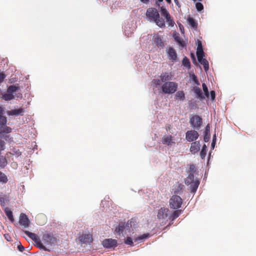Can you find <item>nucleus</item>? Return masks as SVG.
Returning a JSON list of instances; mask_svg holds the SVG:
<instances>
[{
    "mask_svg": "<svg viewBox=\"0 0 256 256\" xmlns=\"http://www.w3.org/2000/svg\"><path fill=\"white\" fill-rule=\"evenodd\" d=\"M146 16L150 20L154 22L160 28L165 27V21L160 18L159 13L156 8H148L146 12Z\"/></svg>",
    "mask_w": 256,
    "mask_h": 256,
    "instance_id": "1",
    "label": "nucleus"
},
{
    "mask_svg": "<svg viewBox=\"0 0 256 256\" xmlns=\"http://www.w3.org/2000/svg\"><path fill=\"white\" fill-rule=\"evenodd\" d=\"M178 86L177 83L175 82H166L162 86V90L164 94H173L176 92Z\"/></svg>",
    "mask_w": 256,
    "mask_h": 256,
    "instance_id": "2",
    "label": "nucleus"
},
{
    "mask_svg": "<svg viewBox=\"0 0 256 256\" xmlns=\"http://www.w3.org/2000/svg\"><path fill=\"white\" fill-rule=\"evenodd\" d=\"M24 232L28 236L29 238L34 242L37 247L44 250V251L48 250V249L42 242L40 238L36 234L30 232L28 230H24Z\"/></svg>",
    "mask_w": 256,
    "mask_h": 256,
    "instance_id": "3",
    "label": "nucleus"
},
{
    "mask_svg": "<svg viewBox=\"0 0 256 256\" xmlns=\"http://www.w3.org/2000/svg\"><path fill=\"white\" fill-rule=\"evenodd\" d=\"M169 202L171 208L177 210L181 207L182 200L178 195H173L170 199Z\"/></svg>",
    "mask_w": 256,
    "mask_h": 256,
    "instance_id": "4",
    "label": "nucleus"
},
{
    "mask_svg": "<svg viewBox=\"0 0 256 256\" xmlns=\"http://www.w3.org/2000/svg\"><path fill=\"white\" fill-rule=\"evenodd\" d=\"M20 90L18 86L15 85H12L10 86L6 94H3L2 98L5 100H10L14 98V93Z\"/></svg>",
    "mask_w": 256,
    "mask_h": 256,
    "instance_id": "5",
    "label": "nucleus"
},
{
    "mask_svg": "<svg viewBox=\"0 0 256 256\" xmlns=\"http://www.w3.org/2000/svg\"><path fill=\"white\" fill-rule=\"evenodd\" d=\"M190 123L192 128L198 130L202 124V119L200 116L195 115L190 118Z\"/></svg>",
    "mask_w": 256,
    "mask_h": 256,
    "instance_id": "6",
    "label": "nucleus"
},
{
    "mask_svg": "<svg viewBox=\"0 0 256 256\" xmlns=\"http://www.w3.org/2000/svg\"><path fill=\"white\" fill-rule=\"evenodd\" d=\"M170 210L168 208L162 207L158 211L157 218L160 220H166L169 215Z\"/></svg>",
    "mask_w": 256,
    "mask_h": 256,
    "instance_id": "7",
    "label": "nucleus"
},
{
    "mask_svg": "<svg viewBox=\"0 0 256 256\" xmlns=\"http://www.w3.org/2000/svg\"><path fill=\"white\" fill-rule=\"evenodd\" d=\"M198 133L195 130H188L186 133V139L189 142L196 140L198 138Z\"/></svg>",
    "mask_w": 256,
    "mask_h": 256,
    "instance_id": "8",
    "label": "nucleus"
},
{
    "mask_svg": "<svg viewBox=\"0 0 256 256\" xmlns=\"http://www.w3.org/2000/svg\"><path fill=\"white\" fill-rule=\"evenodd\" d=\"M42 240L44 244L46 245H51L56 241V239L54 236L53 234L50 233L44 234L42 237Z\"/></svg>",
    "mask_w": 256,
    "mask_h": 256,
    "instance_id": "9",
    "label": "nucleus"
},
{
    "mask_svg": "<svg viewBox=\"0 0 256 256\" xmlns=\"http://www.w3.org/2000/svg\"><path fill=\"white\" fill-rule=\"evenodd\" d=\"M174 136L172 135H165L162 138V143L168 146H172L176 144Z\"/></svg>",
    "mask_w": 256,
    "mask_h": 256,
    "instance_id": "10",
    "label": "nucleus"
},
{
    "mask_svg": "<svg viewBox=\"0 0 256 256\" xmlns=\"http://www.w3.org/2000/svg\"><path fill=\"white\" fill-rule=\"evenodd\" d=\"M19 223L24 228L29 226L30 220L26 214L22 213L20 214Z\"/></svg>",
    "mask_w": 256,
    "mask_h": 256,
    "instance_id": "11",
    "label": "nucleus"
},
{
    "mask_svg": "<svg viewBox=\"0 0 256 256\" xmlns=\"http://www.w3.org/2000/svg\"><path fill=\"white\" fill-rule=\"evenodd\" d=\"M102 244L106 248H110L116 246L117 240L112 238L106 239L102 241Z\"/></svg>",
    "mask_w": 256,
    "mask_h": 256,
    "instance_id": "12",
    "label": "nucleus"
},
{
    "mask_svg": "<svg viewBox=\"0 0 256 256\" xmlns=\"http://www.w3.org/2000/svg\"><path fill=\"white\" fill-rule=\"evenodd\" d=\"M92 236L90 234H84L80 236L79 240L82 243L86 244L90 243L92 241Z\"/></svg>",
    "mask_w": 256,
    "mask_h": 256,
    "instance_id": "13",
    "label": "nucleus"
},
{
    "mask_svg": "<svg viewBox=\"0 0 256 256\" xmlns=\"http://www.w3.org/2000/svg\"><path fill=\"white\" fill-rule=\"evenodd\" d=\"M196 54L198 60H200V59L204 56V52L203 50L201 42L200 40L198 41V46Z\"/></svg>",
    "mask_w": 256,
    "mask_h": 256,
    "instance_id": "14",
    "label": "nucleus"
},
{
    "mask_svg": "<svg viewBox=\"0 0 256 256\" xmlns=\"http://www.w3.org/2000/svg\"><path fill=\"white\" fill-rule=\"evenodd\" d=\"M154 42L158 48H163L164 46L162 38L158 34H154Z\"/></svg>",
    "mask_w": 256,
    "mask_h": 256,
    "instance_id": "15",
    "label": "nucleus"
},
{
    "mask_svg": "<svg viewBox=\"0 0 256 256\" xmlns=\"http://www.w3.org/2000/svg\"><path fill=\"white\" fill-rule=\"evenodd\" d=\"M182 210H174L172 214L169 216V219L170 220V223L168 226L173 224L174 221L182 213Z\"/></svg>",
    "mask_w": 256,
    "mask_h": 256,
    "instance_id": "16",
    "label": "nucleus"
},
{
    "mask_svg": "<svg viewBox=\"0 0 256 256\" xmlns=\"http://www.w3.org/2000/svg\"><path fill=\"white\" fill-rule=\"evenodd\" d=\"M200 141H196L191 144L190 148V151L192 154H196L200 150Z\"/></svg>",
    "mask_w": 256,
    "mask_h": 256,
    "instance_id": "17",
    "label": "nucleus"
},
{
    "mask_svg": "<svg viewBox=\"0 0 256 256\" xmlns=\"http://www.w3.org/2000/svg\"><path fill=\"white\" fill-rule=\"evenodd\" d=\"M24 112V110L22 108L17 110H13L8 112V114L10 116H22Z\"/></svg>",
    "mask_w": 256,
    "mask_h": 256,
    "instance_id": "18",
    "label": "nucleus"
},
{
    "mask_svg": "<svg viewBox=\"0 0 256 256\" xmlns=\"http://www.w3.org/2000/svg\"><path fill=\"white\" fill-rule=\"evenodd\" d=\"M193 92L196 95V98L200 100L205 99V96L202 94L201 89L197 86H194L192 89Z\"/></svg>",
    "mask_w": 256,
    "mask_h": 256,
    "instance_id": "19",
    "label": "nucleus"
},
{
    "mask_svg": "<svg viewBox=\"0 0 256 256\" xmlns=\"http://www.w3.org/2000/svg\"><path fill=\"white\" fill-rule=\"evenodd\" d=\"M168 54L170 60H176L177 58V54L176 50L172 48H168Z\"/></svg>",
    "mask_w": 256,
    "mask_h": 256,
    "instance_id": "20",
    "label": "nucleus"
},
{
    "mask_svg": "<svg viewBox=\"0 0 256 256\" xmlns=\"http://www.w3.org/2000/svg\"><path fill=\"white\" fill-rule=\"evenodd\" d=\"M199 180H196L194 182H192L190 184V192L194 193L196 191L199 186Z\"/></svg>",
    "mask_w": 256,
    "mask_h": 256,
    "instance_id": "21",
    "label": "nucleus"
},
{
    "mask_svg": "<svg viewBox=\"0 0 256 256\" xmlns=\"http://www.w3.org/2000/svg\"><path fill=\"white\" fill-rule=\"evenodd\" d=\"M46 216L43 214H38L36 217V220L38 224L43 225L46 222Z\"/></svg>",
    "mask_w": 256,
    "mask_h": 256,
    "instance_id": "22",
    "label": "nucleus"
},
{
    "mask_svg": "<svg viewBox=\"0 0 256 256\" xmlns=\"http://www.w3.org/2000/svg\"><path fill=\"white\" fill-rule=\"evenodd\" d=\"M12 130V129L10 127L6 126V124H4V126L0 125V134H1L10 133Z\"/></svg>",
    "mask_w": 256,
    "mask_h": 256,
    "instance_id": "23",
    "label": "nucleus"
},
{
    "mask_svg": "<svg viewBox=\"0 0 256 256\" xmlns=\"http://www.w3.org/2000/svg\"><path fill=\"white\" fill-rule=\"evenodd\" d=\"M126 226L128 227V223L126 224L124 222L120 223L118 226L116 228L115 231L116 233L120 234L122 233L126 228Z\"/></svg>",
    "mask_w": 256,
    "mask_h": 256,
    "instance_id": "24",
    "label": "nucleus"
},
{
    "mask_svg": "<svg viewBox=\"0 0 256 256\" xmlns=\"http://www.w3.org/2000/svg\"><path fill=\"white\" fill-rule=\"evenodd\" d=\"M210 138V124H208L205 128L204 140L205 142H208Z\"/></svg>",
    "mask_w": 256,
    "mask_h": 256,
    "instance_id": "25",
    "label": "nucleus"
},
{
    "mask_svg": "<svg viewBox=\"0 0 256 256\" xmlns=\"http://www.w3.org/2000/svg\"><path fill=\"white\" fill-rule=\"evenodd\" d=\"M160 78L162 82H168V80H171L172 78L169 76L168 74V72H163L162 73L160 76Z\"/></svg>",
    "mask_w": 256,
    "mask_h": 256,
    "instance_id": "26",
    "label": "nucleus"
},
{
    "mask_svg": "<svg viewBox=\"0 0 256 256\" xmlns=\"http://www.w3.org/2000/svg\"><path fill=\"white\" fill-rule=\"evenodd\" d=\"M200 64L204 66V70L206 72H207L209 68V64L208 61L203 58H202L200 60H198Z\"/></svg>",
    "mask_w": 256,
    "mask_h": 256,
    "instance_id": "27",
    "label": "nucleus"
},
{
    "mask_svg": "<svg viewBox=\"0 0 256 256\" xmlns=\"http://www.w3.org/2000/svg\"><path fill=\"white\" fill-rule=\"evenodd\" d=\"M5 213L9 220L13 222L14 221L12 211L8 208H6L4 210Z\"/></svg>",
    "mask_w": 256,
    "mask_h": 256,
    "instance_id": "28",
    "label": "nucleus"
},
{
    "mask_svg": "<svg viewBox=\"0 0 256 256\" xmlns=\"http://www.w3.org/2000/svg\"><path fill=\"white\" fill-rule=\"evenodd\" d=\"M194 174H189L188 176L185 180V184L187 185L190 184L192 182H194Z\"/></svg>",
    "mask_w": 256,
    "mask_h": 256,
    "instance_id": "29",
    "label": "nucleus"
},
{
    "mask_svg": "<svg viewBox=\"0 0 256 256\" xmlns=\"http://www.w3.org/2000/svg\"><path fill=\"white\" fill-rule=\"evenodd\" d=\"M176 98L179 99L181 100H184L185 98V94L182 90L178 91L176 94Z\"/></svg>",
    "mask_w": 256,
    "mask_h": 256,
    "instance_id": "30",
    "label": "nucleus"
},
{
    "mask_svg": "<svg viewBox=\"0 0 256 256\" xmlns=\"http://www.w3.org/2000/svg\"><path fill=\"white\" fill-rule=\"evenodd\" d=\"M188 21L190 25L194 28H196L198 26V24L195 21V20L192 18H188Z\"/></svg>",
    "mask_w": 256,
    "mask_h": 256,
    "instance_id": "31",
    "label": "nucleus"
},
{
    "mask_svg": "<svg viewBox=\"0 0 256 256\" xmlns=\"http://www.w3.org/2000/svg\"><path fill=\"white\" fill-rule=\"evenodd\" d=\"M8 181L7 176L2 172H0V182L3 184H6Z\"/></svg>",
    "mask_w": 256,
    "mask_h": 256,
    "instance_id": "32",
    "label": "nucleus"
},
{
    "mask_svg": "<svg viewBox=\"0 0 256 256\" xmlns=\"http://www.w3.org/2000/svg\"><path fill=\"white\" fill-rule=\"evenodd\" d=\"M8 162L6 158L3 156H0V167L4 168L7 164Z\"/></svg>",
    "mask_w": 256,
    "mask_h": 256,
    "instance_id": "33",
    "label": "nucleus"
},
{
    "mask_svg": "<svg viewBox=\"0 0 256 256\" xmlns=\"http://www.w3.org/2000/svg\"><path fill=\"white\" fill-rule=\"evenodd\" d=\"M160 12L162 15L165 18H169L170 14H169V12L166 8H164L163 6L161 7Z\"/></svg>",
    "mask_w": 256,
    "mask_h": 256,
    "instance_id": "34",
    "label": "nucleus"
},
{
    "mask_svg": "<svg viewBox=\"0 0 256 256\" xmlns=\"http://www.w3.org/2000/svg\"><path fill=\"white\" fill-rule=\"evenodd\" d=\"M182 64L186 66V68H188L190 67V60L186 56H185L182 61Z\"/></svg>",
    "mask_w": 256,
    "mask_h": 256,
    "instance_id": "35",
    "label": "nucleus"
},
{
    "mask_svg": "<svg viewBox=\"0 0 256 256\" xmlns=\"http://www.w3.org/2000/svg\"><path fill=\"white\" fill-rule=\"evenodd\" d=\"M202 89H203V90H204V96H205V98L206 97V98H209V92H208V88L206 85V84L204 83H202Z\"/></svg>",
    "mask_w": 256,
    "mask_h": 256,
    "instance_id": "36",
    "label": "nucleus"
},
{
    "mask_svg": "<svg viewBox=\"0 0 256 256\" xmlns=\"http://www.w3.org/2000/svg\"><path fill=\"white\" fill-rule=\"evenodd\" d=\"M206 154V144H204L202 146V148L200 152V156L202 159H204Z\"/></svg>",
    "mask_w": 256,
    "mask_h": 256,
    "instance_id": "37",
    "label": "nucleus"
},
{
    "mask_svg": "<svg viewBox=\"0 0 256 256\" xmlns=\"http://www.w3.org/2000/svg\"><path fill=\"white\" fill-rule=\"evenodd\" d=\"M161 80L160 79H154L152 82V84L154 85V86L155 88H157L158 86H160L161 84Z\"/></svg>",
    "mask_w": 256,
    "mask_h": 256,
    "instance_id": "38",
    "label": "nucleus"
},
{
    "mask_svg": "<svg viewBox=\"0 0 256 256\" xmlns=\"http://www.w3.org/2000/svg\"><path fill=\"white\" fill-rule=\"evenodd\" d=\"M7 124V118L4 116H0V125H3Z\"/></svg>",
    "mask_w": 256,
    "mask_h": 256,
    "instance_id": "39",
    "label": "nucleus"
},
{
    "mask_svg": "<svg viewBox=\"0 0 256 256\" xmlns=\"http://www.w3.org/2000/svg\"><path fill=\"white\" fill-rule=\"evenodd\" d=\"M166 22L168 23V24L170 26H174V22L172 18L170 15L169 16L168 18H166Z\"/></svg>",
    "mask_w": 256,
    "mask_h": 256,
    "instance_id": "40",
    "label": "nucleus"
},
{
    "mask_svg": "<svg viewBox=\"0 0 256 256\" xmlns=\"http://www.w3.org/2000/svg\"><path fill=\"white\" fill-rule=\"evenodd\" d=\"M196 170V168L194 164H191L189 168V174H194Z\"/></svg>",
    "mask_w": 256,
    "mask_h": 256,
    "instance_id": "41",
    "label": "nucleus"
},
{
    "mask_svg": "<svg viewBox=\"0 0 256 256\" xmlns=\"http://www.w3.org/2000/svg\"><path fill=\"white\" fill-rule=\"evenodd\" d=\"M183 186H184L182 184H178V188L174 191V195H176V194H180V191L182 190Z\"/></svg>",
    "mask_w": 256,
    "mask_h": 256,
    "instance_id": "42",
    "label": "nucleus"
},
{
    "mask_svg": "<svg viewBox=\"0 0 256 256\" xmlns=\"http://www.w3.org/2000/svg\"><path fill=\"white\" fill-rule=\"evenodd\" d=\"M196 7L198 12H200L204 9L203 5L200 2H197L196 4Z\"/></svg>",
    "mask_w": 256,
    "mask_h": 256,
    "instance_id": "43",
    "label": "nucleus"
},
{
    "mask_svg": "<svg viewBox=\"0 0 256 256\" xmlns=\"http://www.w3.org/2000/svg\"><path fill=\"white\" fill-rule=\"evenodd\" d=\"M125 243L127 244L132 246L133 244V242L132 239L130 237H128L125 241Z\"/></svg>",
    "mask_w": 256,
    "mask_h": 256,
    "instance_id": "44",
    "label": "nucleus"
},
{
    "mask_svg": "<svg viewBox=\"0 0 256 256\" xmlns=\"http://www.w3.org/2000/svg\"><path fill=\"white\" fill-rule=\"evenodd\" d=\"M210 96L211 100H214L215 99V97H216L215 92L214 90L210 91Z\"/></svg>",
    "mask_w": 256,
    "mask_h": 256,
    "instance_id": "45",
    "label": "nucleus"
},
{
    "mask_svg": "<svg viewBox=\"0 0 256 256\" xmlns=\"http://www.w3.org/2000/svg\"><path fill=\"white\" fill-rule=\"evenodd\" d=\"M6 78V75L3 73H0V84Z\"/></svg>",
    "mask_w": 256,
    "mask_h": 256,
    "instance_id": "46",
    "label": "nucleus"
},
{
    "mask_svg": "<svg viewBox=\"0 0 256 256\" xmlns=\"http://www.w3.org/2000/svg\"><path fill=\"white\" fill-rule=\"evenodd\" d=\"M18 249L19 251L22 252L24 250V247L20 244L18 245Z\"/></svg>",
    "mask_w": 256,
    "mask_h": 256,
    "instance_id": "47",
    "label": "nucleus"
},
{
    "mask_svg": "<svg viewBox=\"0 0 256 256\" xmlns=\"http://www.w3.org/2000/svg\"><path fill=\"white\" fill-rule=\"evenodd\" d=\"M174 39L175 40L178 42L180 44L182 45V41L181 40H180V36H176L174 38Z\"/></svg>",
    "mask_w": 256,
    "mask_h": 256,
    "instance_id": "48",
    "label": "nucleus"
},
{
    "mask_svg": "<svg viewBox=\"0 0 256 256\" xmlns=\"http://www.w3.org/2000/svg\"><path fill=\"white\" fill-rule=\"evenodd\" d=\"M193 80L196 84L198 85L200 84V82L197 78V77L195 75H194Z\"/></svg>",
    "mask_w": 256,
    "mask_h": 256,
    "instance_id": "49",
    "label": "nucleus"
},
{
    "mask_svg": "<svg viewBox=\"0 0 256 256\" xmlns=\"http://www.w3.org/2000/svg\"><path fill=\"white\" fill-rule=\"evenodd\" d=\"M179 27H180V30L181 32L182 33H184V28L182 24H180Z\"/></svg>",
    "mask_w": 256,
    "mask_h": 256,
    "instance_id": "50",
    "label": "nucleus"
},
{
    "mask_svg": "<svg viewBox=\"0 0 256 256\" xmlns=\"http://www.w3.org/2000/svg\"><path fill=\"white\" fill-rule=\"evenodd\" d=\"M148 236V234H144L140 238V239L142 240L146 238Z\"/></svg>",
    "mask_w": 256,
    "mask_h": 256,
    "instance_id": "51",
    "label": "nucleus"
},
{
    "mask_svg": "<svg viewBox=\"0 0 256 256\" xmlns=\"http://www.w3.org/2000/svg\"><path fill=\"white\" fill-rule=\"evenodd\" d=\"M4 112V108L2 106H0V116H3Z\"/></svg>",
    "mask_w": 256,
    "mask_h": 256,
    "instance_id": "52",
    "label": "nucleus"
},
{
    "mask_svg": "<svg viewBox=\"0 0 256 256\" xmlns=\"http://www.w3.org/2000/svg\"><path fill=\"white\" fill-rule=\"evenodd\" d=\"M191 56H192V58L193 60V61H196V58H195V57H194V55L193 54H191Z\"/></svg>",
    "mask_w": 256,
    "mask_h": 256,
    "instance_id": "53",
    "label": "nucleus"
},
{
    "mask_svg": "<svg viewBox=\"0 0 256 256\" xmlns=\"http://www.w3.org/2000/svg\"><path fill=\"white\" fill-rule=\"evenodd\" d=\"M140 0L144 3H147L149 2V0Z\"/></svg>",
    "mask_w": 256,
    "mask_h": 256,
    "instance_id": "54",
    "label": "nucleus"
},
{
    "mask_svg": "<svg viewBox=\"0 0 256 256\" xmlns=\"http://www.w3.org/2000/svg\"><path fill=\"white\" fill-rule=\"evenodd\" d=\"M4 198H2V197H0V202L4 201Z\"/></svg>",
    "mask_w": 256,
    "mask_h": 256,
    "instance_id": "55",
    "label": "nucleus"
},
{
    "mask_svg": "<svg viewBox=\"0 0 256 256\" xmlns=\"http://www.w3.org/2000/svg\"><path fill=\"white\" fill-rule=\"evenodd\" d=\"M166 2H168V3H170L171 2V0H166Z\"/></svg>",
    "mask_w": 256,
    "mask_h": 256,
    "instance_id": "56",
    "label": "nucleus"
},
{
    "mask_svg": "<svg viewBox=\"0 0 256 256\" xmlns=\"http://www.w3.org/2000/svg\"><path fill=\"white\" fill-rule=\"evenodd\" d=\"M160 2H162L163 1V0H158Z\"/></svg>",
    "mask_w": 256,
    "mask_h": 256,
    "instance_id": "57",
    "label": "nucleus"
},
{
    "mask_svg": "<svg viewBox=\"0 0 256 256\" xmlns=\"http://www.w3.org/2000/svg\"><path fill=\"white\" fill-rule=\"evenodd\" d=\"M20 96H22V94H19Z\"/></svg>",
    "mask_w": 256,
    "mask_h": 256,
    "instance_id": "58",
    "label": "nucleus"
}]
</instances>
